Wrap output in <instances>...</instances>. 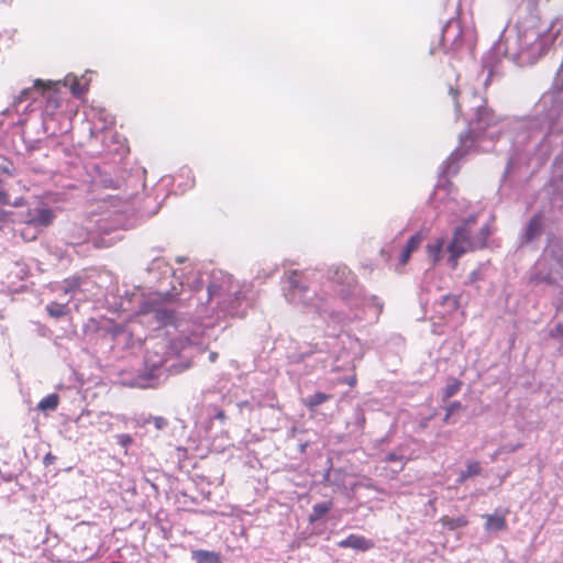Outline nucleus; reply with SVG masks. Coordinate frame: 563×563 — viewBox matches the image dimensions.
<instances>
[{"mask_svg":"<svg viewBox=\"0 0 563 563\" xmlns=\"http://www.w3.org/2000/svg\"><path fill=\"white\" fill-rule=\"evenodd\" d=\"M216 418L219 420H224L225 419L224 411L223 410L218 411V413L216 415Z\"/></svg>","mask_w":563,"mask_h":563,"instance_id":"nucleus-31","label":"nucleus"},{"mask_svg":"<svg viewBox=\"0 0 563 563\" xmlns=\"http://www.w3.org/2000/svg\"><path fill=\"white\" fill-rule=\"evenodd\" d=\"M405 466H406V463H402L400 466V470H404Z\"/></svg>","mask_w":563,"mask_h":563,"instance_id":"nucleus-36","label":"nucleus"},{"mask_svg":"<svg viewBox=\"0 0 563 563\" xmlns=\"http://www.w3.org/2000/svg\"><path fill=\"white\" fill-rule=\"evenodd\" d=\"M117 442L123 448H128L132 443V438L130 434L123 433L117 435Z\"/></svg>","mask_w":563,"mask_h":563,"instance_id":"nucleus-22","label":"nucleus"},{"mask_svg":"<svg viewBox=\"0 0 563 563\" xmlns=\"http://www.w3.org/2000/svg\"><path fill=\"white\" fill-rule=\"evenodd\" d=\"M332 507H333V503L331 500L316 504L312 507V512L309 516V521L316 522V521L320 520L332 509Z\"/></svg>","mask_w":563,"mask_h":563,"instance_id":"nucleus-9","label":"nucleus"},{"mask_svg":"<svg viewBox=\"0 0 563 563\" xmlns=\"http://www.w3.org/2000/svg\"><path fill=\"white\" fill-rule=\"evenodd\" d=\"M10 203V197L9 194L0 188V205H9Z\"/></svg>","mask_w":563,"mask_h":563,"instance_id":"nucleus-26","label":"nucleus"},{"mask_svg":"<svg viewBox=\"0 0 563 563\" xmlns=\"http://www.w3.org/2000/svg\"><path fill=\"white\" fill-rule=\"evenodd\" d=\"M520 446H521V444H517V445H515V446H511V449H510L509 451L514 452V451H516V450H517L518 448H520Z\"/></svg>","mask_w":563,"mask_h":563,"instance_id":"nucleus-34","label":"nucleus"},{"mask_svg":"<svg viewBox=\"0 0 563 563\" xmlns=\"http://www.w3.org/2000/svg\"><path fill=\"white\" fill-rule=\"evenodd\" d=\"M405 466H406V463H402L400 466V470H404Z\"/></svg>","mask_w":563,"mask_h":563,"instance_id":"nucleus-37","label":"nucleus"},{"mask_svg":"<svg viewBox=\"0 0 563 563\" xmlns=\"http://www.w3.org/2000/svg\"><path fill=\"white\" fill-rule=\"evenodd\" d=\"M111 563H120V562H111Z\"/></svg>","mask_w":563,"mask_h":563,"instance_id":"nucleus-39","label":"nucleus"},{"mask_svg":"<svg viewBox=\"0 0 563 563\" xmlns=\"http://www.w3.org/2000/svg\"><path fill=\"white\" fill-rule=\"evenodd\" d=\"M440 521L443 525V527L448 528L449 530H455L459 528H463V527L467 526V523H468V520L465 516H460L456 518L443 516L440 519Z\"/></svg>","mask_w":563,"mask_h":563,"instance_id":"nucleus-11","label":"nucleus"},{"mask_svg":"<svg viewBox=\"0 0 563 563\" xmlns=\"http://www.w3.org/2000/svg\"><path fill=\"white\" fill-rule=\"evenodd\" d=\"M46 310L49 313V316H52L54 318H59L67 313L66 305L57 303V302H52V303L47 305Z\"/></svg>","mask_w":563,"mask_h":563,"instance_id":"nucleus-15","label":"nucleus"},{"mask_svg":"<svg viewBox=\"0 0 563 563\" xmlns=\"http://www.w3.org/2000/svg\"><path fill=\"white\" fill-rule=\"evenodd\" d=\"M402 460H404V456L398 455L395 452H389L385 457L386 462H396V461H402Z\"/></svg>","mask_w":563,"mask_h":563,"instance_id":"nucleus-25","label":"nucleus"},{"mask_svg":"<svg viewBox=\"0 0 563 563\" xmlns=\"http://www.w3.org/2000/svg\"><path fill=\"white\" fill-rule=\"evenodd\" d=\"M444 244H445L444 239L438 238L433 242L429 243L426 246L428 257L432 262L433 265L439 263Z\"/></svg>","mask_w":563,"mask_h":563,"instance_id":"nucleus-6","label":"nucleus"},{"mask_svg":"<svg viewBox=\"0 0 563 563\" xmlns=\"http://www.w3.org/2000/svg\"><path fill=\"white\" fill-rule=\"evenodd\" d=\"M53 218V212L49 209H41L33 222L40 225H48L52 223Z\"/></svg>","mask_w":563,"mask_h":563,"instance_id":"nucleus-14","label":"nucleus"},{"mask_svg":"<svg viewBox=\"0 0 563 563\" xmlns=\"http://www.w3.org/2000/svg\"><path fill=\"white\" fill-rule=\"evenodd\" d=\"M482 472V467L479 462L477 461H470L466 464V470L462 471L457 477V483L462 484L464 483L468 477L477 476Z\"/></svg>","mask_w":563,"mask_h":563,"instance_id":"nucleus-10","label":"nucleus"},{"mask_svg":"<svg viewBox=\"0 0 563 563\" xmlns=\"http://www.w3.org/2000/svg\"><path fill=\"white\" fill-rule=\"evenodd\" d=\"M331 398L330 395L328 394H324V393H321V391H318V393H314L312 396H310L309 398L305 399L303 400V405L309 409V410H313L316 409L319 405L328 401L329 399Z\"/></svg>","mask_w":563,"mask_h":563,"instance_id":"nucleus-12","label":"nucleus"},{"mask_svg":"<svg viewBox=\"0 0 563 563\" xmlns=\"http://www.w3.org/2000/svg\"><path fill=\"white\" fill-rule=\"evenodd\" d=\"M288 283L292 289H298L300 291L306 289V287L302 286L301 283V273H299L298 271H294L289 274Z\"/></svg>","mask_w":563,"mask_h":563,"instance_id":"nucleus-16","label":"nucleus"},{"mask_svg":"<svg viewBox=\"0 0 563 563\" xmlns=\"http://www.w3.org/2000/svg\"><path fill=\"white\" fill-rule=\"evenodd\" d=\"M449 92L452 96L453 100L457 103V98L460 96V90L457 88L450 87Z\"/></svg>","mask_w":563,"mask_h":563,"instance_id":"nucleus-30","label":"nucleus"},{"mask_svg":"<svg viewBox=\"0 0 563 563\" xmlns=\"http://www.w3.org/2000/svg\"><path fill=\"white\" fill-rule=\"evenodd\" d=\"M462 383L459 379H452V382L444 389V398L449 399L454 396L461 388Z\"/></svg>","mask_w":563,"mask_h":563,"instance_id":"nucleus-19","label":"nucleus"},{"mask_svg":"<svg viewBox=\"0 0 563 563\" xmlns=\"http://www.w3.org/2000/svg\"><path fill=\"white\" fill-rule=\"evenodd\" d=\"M339 548L342 549H354L357 551H368L375 547V543L363 536L358 534H350L345 539L339 541L338 543Z\"/></svg>","mask_w":563,"mask_h":563,"instance_id":"nucleus-4","label":"nucleus"},{"mask_svg":"<svg viewBox=\"0 0 563 563\" xmlns=\"http://www.w3.org/2000/svg\"><path fill=\"white\" fill-rule=\"evenodd\" d=\"M216 356H217V354H211V355H210V358H211V360H214V358H216Z\"/></svg>","mask_w":563,"mask_h":563,"instance_id":"nucleus-35","label":"nucleus"},{"mask_svg":"<svg viewBox=\"0 0 563 563\" xmlns=\"http://www.w3.org/2000/svg\"><path fill=\"white\" fill-rule=\"evenodd\" d=\"M59 81H45L42 79H35L33 82V87L25 88L20 91V93L15 97V103H21L30 99L35 100V98L33 97V92L38 91L43 97H47L48 102L53 103L54 108H58L59 102L56 98V93L59 92Z\"/></svg>","mask_w":563,"mask_h":563,"instance_id":"nucleus-3","label":"nucleus"},{"mask_svg":"<svg viewBox=\"0 0 563 563\" xmlns=\"http://www.w3.org/2000/svg\"><path fill=\"white\" fill-rule=\"evenodd\" d=\"M114 243H115V241H113V240H106L104 238H97V239H95L92 241V245L96 249L111 247Z\"/></svg>","mask_w":563,"mask_h":563,"instance_id":"nucleus-20","label":"nucleus"},{"mask_svg":"<svg viewBox=\"0 0 563 563\" xmlns=\"http://www.w3.org/2000/svg\"><path fill=\"white\" fill-rule=\"evenodd\" d=\"M405 466H406V463H402L400 466V470H404Z\"/></svg>","mask_w":563,"mask_h":563,"instance_id":"nucleus-38","label":"nucleus"},{"mask_svg":"<svg viewBox=\"0 0 563 563\" xmlns=\"http://www.w3.org/2000/svg\"><path fill=\"white\" fill-rule=\"evenodd\" d=\"M80 285V280L79 278H73L70 282H69V287L66 288V292L70 291V290H74L75 288H78Z\"/></svg>","mask_w":563,"mask_h":563,"instance_id":"nucleus-29","label":"nucleus"},{"mask_svg":"<svg viewBox=\"0 0 563 563\" xmlns=\"http://www.w3.org/2000/svg\"><path fill=\"white\" fill-rule=\"evenodd\" d=\"M191 558L196 563H221L219 553L207 550H195Z\"/></svg>","mask_w":563,"mask_h":563,"instance_id":"nucleus-7","label":"nucleus"},{"mask_svg":"<svg viewBox=\"0 0 563 563\" xmlns=\"http://www.w3.org/2000/svg\"><path fill=\"white\" fill-rule=\"evenodd\" d=\"M536 269V278L540 282L553 285L563 279V244L560 241L549 243Z\"/></svg>","mask_w":563,"mask_h":563,"instance_id":"nucleus-2","label":"nucleus"},{"mask_svg":"<svg viewBox=\"0 0 563 563\" xmlns=\"http://www.w3.org/2000/svg\"><path fill=\"white\" fill-rule=\"evenodd\" d=\"M542 232V216L536 214L532 217L526 229V238L528 241H531L538 238Z\"/></svg>","mask_w":563,"mask_h":563,"instance_id":"nucleus-8","label":"nucleus"},{"mask_svg":"<svg viewBox=\"0 0 563 563\" xmlns=\"http://www.w3.org/2000/svg\"><path fill=\"white\" fill-rule=\"evenodd\" d=\"M508 509L503 511H495L493 515H486L485 519V530L487 531H504L507 529V520L506 516L508 515Z\"/></svg>","mask_w":563,"mask_h":563,"instance_id":"nucleus-5","label":"nucleus"},{"mask_svg":"<svg viewBox=\"0 0 563 563\" xmlns=\"http://www.w3.org/2000/svg\"><path fill=\"white\" fill-rule=\"evenodd\" d=\"M482 278V274L478 269L476 271H473L470 275H468V283L473 284L477 280H479Z\"/></svg>","mask_w":563,"mask_h":563,"instance_id":"nucleus-27","label":"nucleus"},{"mask_svg":"<svg viewBox=\"0 0 563 563\" xmlns=\"http://www.w3.org/2000/svg\"><path fill=\"white\" fill-rule=\"evenodd\" d=\"M7 213L0 209V221H3Z\"/></svg>","mask_w":563,"mask_h":563,"instance_id":"nucleus-33","label":"nucleus"},{"mask_svg":"<svg viewBox=\"0 0 563 563\" xmlns=\"http://www.w3.org/2000/svg\"><path fill=\"white\" fill-rule=\"evenodd\" d=\"M423 239H424V238H423V235H422L421 233H416L415 235H412V236L408 240V242H407V244H406L405 249H406V250H408V251H409V252H411V253H412V252H415V251H417V250L419 249V246L421 245V243H422Z\"/></svg>","mask_w":563,"mask_h":563,"instance_id":"nucleus-17","label":"nucleus"},{"mask_svg":"<svg viewBox=\"0 0 563 563\" xmlns=\"http://www.w3.org/2000/svg\"><path fill=\"white\" fill-rule=\"evenodd\" d=\"M346 383H347L351 387H353V386L356 384V377H355V376H353V377L349 378V379L346 380Z\"/></svg>","mask_w":563,"mask_h":563,"instance_id":"nucleus-32","label":"nucleus"},{"mask_svg":"<svg viewBox=\"0 0 563 563\" xmlns=\"http://www.w3.org/2000/svg\"><path fill=\"white\" fill-rule=\"evenodd\" d=\"M411 254H412L411 252L404 249L401 252L400 258H399L400 264L406 265L409 262Z\"/></svg>","mask_w":563,"mask_h":563,"instance_id":"nucleus-24","label":"nucleus"},{"mask_svg":"<svg viewBox=\"0 0 563 563\" xmlns=\"http://www.w3.org/2000/svg\"><path fill=\"white\" fill-rule=\"evenodd\" d=\"M59 82H60V86H64V87L69 85V89L74 96H80L82 92V89H81L80 84L77 80V78H71V79L66 78V80L64 82H62V81H59Z\"/></svg>","mask_w":563,"mask_h":563,"instance_id":"nucleus-18","label":"nucleus"},{"mask_svg":"<svg viewBox=\"0 0 563 563\" xmlns=\"http://www.w3.org/2000/svg\"><path fill=\"white\" fill-rule=\"evenodd\" d=\"M462 405L460 401H454L452 402L448 408H446V413L444 416V422H448L449 421V418L452 413H454L455 410H459L461 409Z\"/></svg>","mask_w":563,"mask_h":563,"instance_id":"nucleus-21","label":"nucleus"},{"mask_svg":"<svg viewBox=\"0 0 563 563\" xmlns=\"http://www.w3.org/2000/svg\"><path fill=\"white\" fill-rule=\"evenodd\" d=\"M476 223L477 216L472 214L454 229L452 240L448 245L449 264L452 269L457 267L460 257L465 253L486 247L492 228L486 223L475 232L474 225Z\"/></svg>","mask_w":563,"mask_h":563,"instance_id":"nucleus-1","label":"nucleus"},{"mask_svg":"<svg viewBox=\"0 0 563 563\" xmlns=\"http://www.w3.org/2000/svg\"><path fill=\"white\" fill-rule=\"evenodd\" d=\"M55 461H56V456H55L53 453H51V452H48V453L44 456V459H43V463H44V465H45V466H48V465H51V464H54V463H55Z\"/></svg>","mask_w":563,"mask_h":563,"instance_id":"nucleus-28","label":"nucleus"},{"mask_svg":"<svg viewBox=\"0 0 563 563\" xmlns=\"http://www.w3.org/2000/svg\"><path fill=\"white\" fill-rule=\"evenodd\" d=\"M551 338H562L563 339V323H558L550 332Z\"/></svg>","mask_w":563,"mask_h":563,"instance_id":"nucleus-23","label":"nucleus"},{"mask_svg":"<svg viewBox=\"0 0 563 563\" xmlns=\"http://www.w3.org/2000/svg\"><path fill=\"white\" fill-rule=\"evenodd\" d=\"M58 404L59 396L57 394H49L37 404V409L41 411H53L58 407Z\"/></svg>","mask_w":563,"mask_h":563,"instance_id":"nucleus-13","label":"nucleus"}]
</instances>
